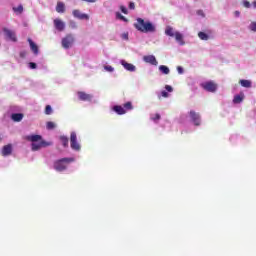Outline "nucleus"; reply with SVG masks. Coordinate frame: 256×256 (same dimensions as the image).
Wrapping results in <instances>:
<instances>
[{
    "label": "nucleus",
    "instance_id": "obj_35",
    "mask_svg": "<svg viewBox=\"0 0 256 256\" xmlns=\"http://www.w3.org/2000/svg\"><path fill=\"white\" fill-rule=\"evenodd\" d=\"M250 29H251V31H256V22H252L250 24Z\"/></svg>",
    "mask_w": 256,
    "mask_h": 256
},
{
    "label": "nucleus",
    "instance_id": "obj_37",
    "mask_svg": "<svg viewBox=\"0 0 256 256\" xmlns=\"http://www.w3.org/2000/svg\"><path fill=\"white\" fill-rule=\"evenodd\" d=\"M243 5H244V7H246L247 9H249V7H251V3L249 2V1H244L243 2Z\"/></svg>",
    "mask_w": 256,
    "mask_h": 256
},
{
    "label": "nucleus",
    "instance_id": "obj_40",
    "mask_svg": "<svg viewBox=\"0 0 256 256\" xmlns=\"http://www.w3.org/2000/svg\"><path fill=\"white\" fill-rule=\"evenodd\" d=\"M177 71H178V73H179L180 75H183V67L178 66V67H177Z\"/></svg>",
    "mask_w": 256,
    "mask_h": 256
},
{
    "label": "nucleus",
    "instance_id": "obj_28",
    "mask_svg": "<svg viewBox=\"0 0 256 256\" xmlns=\"http://www.w3.org/2000/svg\"><path fill=\"white\" fill-rule=\"evenodd\" d=\"M105 71H108V73H113L115 71V68L113 66L106 65L104 66Z\"/></svg>",
    "mask_w": 256,
    "mask_h": 256
},
{
    "label": "nucleus",
    "instance_id": "obj_22",
    "mask_svg": "<svg viewBox=\"0 0 256 256\" xmlns=\"http://www.w3.org/2000/svg\"><path fill=\"white\" fill-rule=\"evenodd\" d=\"M159 71H161V73H163L164 75H169V73H170L169 67H167L165 65H160Z\"/></svg>",
    "mask_w": 256,
    "mask_h": 256
},
{
    "label": "nucleus",
    "instance_id": "obj_9",
    "mask_svg": "<svg viewBox=\"0 0 256 256\" xmlns=\"http://www.w3.org/2000/svg\"><path fill=\"white\" fill-rule=\"evenodd\" d=\"M191 121L196 127H199L201 125V115L199 113L195 112L194 110L189 112Z\"/></svg>",
    "mask_w": 256,
    "mask_h": 256
},
{
    "label": "nucleus",
    "instance_id": "obj_11",
    "mask_svg": "<svg viewBox=\"0 0 256 256\" xmlns=\"http://www.w3.org/2000/svg\"><path fill=\"white\" fill-rule=\"evenodd\" d=\"M77 95L80 101H91L93 99L91 94H87L83 91L77 92Z\"/></svg>",
    "mask_w": 256,
    "mask_h": 256
},
{
    "label": "nucleus",
    "instance_id": "obj_38",
    "mask_svg": "<svg viewBox=\"0 0 256 256\" xmlns=\"http://www.w3.org/2000/svg\"><path fill=\"white\" fill-rule=\"evenodd\" d=\"M122 39H124L125 41L129 40V34L128 33H123L122 34Z\"/></svg>",
    "mask_w": 256,
    "mask_h": 256
},
{
    "label": "nucleus",
    "instance_id": "obj_4",
    "mask_svg": "<svg viewBox=\"0 0 256 256\" xmlns=\"http://www.w3.org/2000/svg\"><path fill=\"white\" fill-rule=\"evenodd\" d=\"M112 109L115 113H117V115H125L127 111H132L133 104L131 102H126L123 106L115 105Z\"/></svg>",
    "mask_w": 256,
    "mask_h": 256
},
{
    "label": "nucleus",
    "instance_id": "obj_1",
    "mask_svg": "<svg viewBox=\"0 0 256 256\" xmlns=\"http://www.w3.org/2000/svg\"><path fill=\"white\" fill-rule=\"evenodd\" d=\"M26 140L32 143L31 144L32 151H39V149H43V147H49V145H51V143L45 141L43 139V136L39 134L26 136Z\"/></svg>",
    "mask_w": 256,
    "mask_h": 256
},
{
    "label": "nucleus",
    "instance_id": "obj_12",
    "mask_svg": "<svg viewBox=\"0 0 256 256\" xmlns=\"http://www.w3.org/2000/svg\"><path fill=\"white\" fill-rule=\"evenodd\" d=\"M28 43L32 53H34V55H39V46H37V44H35L31 38H28Z\"/></svg>",
    "mask_w": 256,
    "mask_h": 256
},
{
    "label": "nucleus",
    "instance_id": "obj_8",
    "mask_svg": "<svg viewBox=\"0 0 256 256\" xmlns=\"http://www.w3.org/2000/svg\"><path fill=\"white\" fill-rule=\"evenodd\" d=\"M3 33L6 39H9V41H12L13 43H17V35L15 34V31L3 28Z\"/></svg>",
    "mask_w": 256,
    "mask_h": 256
},
{
    "label": "nucleus",
    "instance_id": "obj_13",
    "mask_svg": "<svg viewBox=\"0 0 256 256\" xmlns=\"http://www.w3.org/2000/svg\"><path fill=\"white\" fill-rule=\"evenodd\" d=\"M11 153H13V146L11 144L5 145L2 148L3 157H7L8 155H11Z\"/></svg>",
    "mask_w": 256,
    "mask_h": 256
},
{
    "label": "nucleus",
    "instance_id": "obj_36",
    "mask_svg": "<svg viewBox=\"0 0 256 256\" xmlns=\"http://www.w3.org/2000/svg\"><path fill=\"white\" fill-rule=\"evenodd\" d=\"M165 89H166V91H168V93H173V87L166 85Z\"/></svg>",
    "mask_w": 256,
    "mask_h": 256
},
{
    "label": "nucleus",
    "instance_id": "obj_34",
    "mask_svg": "<svg viewBox=\"0 0 256 256\" xmlns=\"http://www.w3.org/2000/svg\"><path fill=\"white\" fill-rule=\"evenodd\" d=\"M29 67L30 69H37V64L35 62H30Z\"/></svg>",
    "mask_w": 256,
    "mask_h": 256
},
{
    "label": "nucleus",
    "instance_id": "obj_3",
    "mask_svg": "<svg viewBox=\"0 0 256 256\" xmlns=\"http://www.w3.org/2000/svg\"><path fill=\"white\" fill-rule=\"evenodd\" d=\"M75 158H61L54 162L55 171L62 172L65 171L70 163H73Z\"/></svg>",
    "mask_w": 256,
    "mask_h": 256
},
{
    "label": "nucleus",
    "instance_id": "obj_23",
    "mask_svg": "<svg viewBox=\"0 0 256 256\" xmlns=\"http://www.w3.org/2000/svg\"><path fill=\"white\" fill-rule=\"evenodd\" d=\"M239 83L242 87H245L246 89H249L251 87V81L249 80H240Z\"/></svg>",
    "mask_w": 256,
    "mask_h": 256
},
{
    "label": "nucleus",
    "instance_id": "obj_33",
    "mask_svg": "<svg viewBox=\"0 0 256 256\" xmlns=\"http://www.w3.org/2000/svg\"><path fill=\"white\" fill-rule=\"evenodd\" d=\"M120 11H122V13H124V15H127V13H128L127 8L125 6H120Z\"/></svg>",
    "mask_w": 256,
    "mask_h": 256
},
{
    "label": "nucleus",
    "instance_id": "obj_18",
    "mask_svg": "<svg viewBox=\"0 0 256 256\" xmlns=\"http://www.w3.org/2000/svg\"><path fill=\"white\" fill-rule=\"evenodd\" d=\"M56 11L57 13H65V3L58 2L56 5Z\"/></svg>",
    "mask_w": 256,
    "mask_h": 256
},
{
    "label": "nucleus",
    "instance_id": "obj_26",
    "mask_svg": "<svg viewBox=\"0 0 256 256\" xmlns=\"http://www.w3.org/2000/svg\"><path fill=\"white\" fill-rule=\"evenodd\" d=\"M13 11L15 13H23V6L22 5H19L18 7H14L13 8Z\"/></svg>",
    "mask_w": 256,
    "mask_h": 256
},
{
    "label": "nucleus",
    "instance_id": "obj_31",
    "mask_svg": "<svg viewBox=\"0 0 256 256\" xmlns=\"http://www.w3.org/2000/svg\"><path fill=\"white\" fill-rule=\"evenodd\" d=\"M46 127L48 130L55 129L56 125L54 122H47Z\"/></svg>",
    "mask_w": 256,
    "mask_h": 256
},
{
    "label": "nucleus",
    "instance_id": "obj_14",
    "mask_svg": "<svg viewBox=\"0 0 256 256\" xmlns=\"http://www.w3.org/2000/svg\"><path fill=\"white\" fill-rule=\"evenodd\" d=\"M143 60L145 61V63H150V65H157V58H155V56L153 55H147L143 57Z\"/></svg>",
    "mask_w": 256,
    "mask_h": 256
},
{
    "label": "nucleus",
    "instance_id": "obj_7",
    "mask_svg": "<svg viewBox=\"0 0 256 256\" xmlns=\"http://www.w3.org/2000/svg\"><path fill=\"white\" fill-rule=\"evenodd\" d=\"M201 87L204 91H208L209 93H215V91H217V84L213 81L204 82L201 84Z\"/></svg>",
    "mask_w": 256,
    "mask_h": 256
},
{
    "label": "nucleus",
    "instance_id": "obj_27",
    "mask_svg": "<svg viewBox=\"0 0 256 256\" xmlns=\"http://www.w3.org/2000/svg\"><path fill=\"white\" fill-rule=\"evenodd\" d=\"M46 115H51L53 113V109L51 108V105H47L45 108Z\"/></svg>",
    "mask_w": 256,
    "mask_h": 256
},
{
    "label": "nucleus",
    "instance_id": "obj_30",
    "mask_svg": "<svg viewBox=\"0 0 256 256\" xmlns=\"http://www.w3.org/2000/svg\"><path fill=\"white\" fill-rule=\"evenodd\" d=\"M152 121H159L161 119V115L159 113H156L151 116Z\"/></svg>",
    "mask_w": 256,
    "mask_h": 256
},
{
    "label": "nucleus",
    "instance_id": "obj_43",
    "mask_svg": "<svg viewBox=\"0 0 256 256\" xmlns=\"http://www.w3.org/2000/svg\"><path fill=\"white\" fill-rule=\"evenodd\" d=\"M234 14H235V17H239L241 15V12L235 11Z\"/></svg>",
    "mask_w": 256,
    "mask_h": 256
},
{
    "label": "nucleus",
    "instance_id": "obj_15",
    "mask_svg": "<svg viewBox=\"0 0 256 256\" xmlns=\"http://www.w3.org/2000/svg\"><path fill=\"white\" fill-rule=\"evenodd\" d=\"M54 27L57 29V31H64L65 30V23L61 21L60 19L54 20Z\"/></svg>",
    "mask_w": 256,
    "mask_h": 256
},
{
    "label": "nucleus",
    "instance_id": "obj_2",
    "mask_svg": "<svg viewBox=\"0 0 256 256\" xmlns=\"http://www.w3.org/2000/svg\"><path fill=\"white\" fill-rule=\"evenodd\" d=\"M135 29L140 33H155V25L150 21H145L143 18H137L134 24Z\"/></svg>",
    "mask_w": 256,
    "mask_h": 256
},
{
    "label": "nucleus",
    "instance_id": "obj_24",
    "mask_svg": "<svg viewBox=\"0 0 256 256\" xmlns=\"http://www.w3.org/2000/svg\"><path fill=\"white\" fill-rule=\"evenodd\" d=\"M198 37H199V39H201L202 41H207V40H209V35H207L205 32H199V33H198Z\"/></svg>",
    "mask_w": 256,
    "mask_h": 256
},
{
    "label": "nucleus",
    "instance_id": "obj_39",
    "mask_svg": "<svg viewBox=\"0 0 256 256\" xmlns=\"http://www.w3.org/2000/svg\"><path fill=\"white\" fill-rule=\"evenodd\" d=\"M20 57L22 59H25V57H27V52H25V51L20 52Z\"/></svg>",
    "mask_w": 256,
    "mask_h": 256
},
{
    "label": "nucleus",
    "instance_id": "obj_20",
    "mask_svg": "<svg viewBox=\"0 0 256 256\" xmlns=\"http://www.w3.org/2000/svg\"><path fill=\"white\" fill-rule=\"evenodd\" d=\"M60 141L63 147H69V138L67 136H60Z\"/></svg>",
    "mask_w": 256,
    "mask_h": 256
},
{
    "label": "nucleus",
    "instance_id": "obj_29",
    "mask_svg": "<svg viewBox=\"0 0 256 256\" xmlns=\"http://www.w3.org/2000/svg\"><path fill=\"white\" fill-rule=\"evenodd\" d=\"M161 97H163L164 99H167V97H169V92L167 91H162L161 92V96H158V99H161Z\"/></svg>",
    "mask_w": 256,
    "mask_h": 256
},
{
    "label": "nucleus",
    "instance_id": "obj_10",
    "mask_svg": "<svg viewBox=\"0 0 256 256\" xmlns=\"http://www.w3.org/2000/svg\"><path fill=\"white\" fill-rule=\"evenodd\" d=\"M72 15L73 17H75L76 19H80L81 21H89V15L81 13L80 10H73Z\"/></svg>",
    "mask_w": 256,
    "mask_h": 256
},
{
    "label": "nucleus",
    "instance_id": "obj_32",
    "mask_svg": "<svg viewBox=\"0 0 256 256\" xmlns=\"http://www.w3.org/2000/svg\"><path fill=\"white\" fill-rule=\"evenodd\" d=\"M116 17H117V19H120L121 21H127V18H125V16H123L119 12L116 13Z\"/></svg>",
    "mask_w": 256,
    "mask_h": 256
},
{
    "label": "nucleus",
    "instance_id": "obj_5",
    "mask_svg": "<svg viewBox=\"0 0 256 256\" xmlns=\"http://www.w3.org/2000/svg\"><path fill=\"white\" fill-rule=\"evenodd\" d=\"M70 147L74 151H81V144L77 142V133L71 132L70 134Z\"/></svg>",
    "mask_w": 256,
    "mask_h": 256
},
{
    "label": "nucleus",
    "instance_id": "obj_41",
    "mask_svg": "<svg viewBox=\"0 0 256 256\" xmlns=\"http://www.w3.org/2000/svg\"><path fill=\"white\" fill-rule=\"evenodd\" d=\"M129 9H135V3L130 2L129 3Z\"/></svg>",
    "mask_w": 256,
    "mask_h": 256
},
{
    "label": "nucleus",
    "instance_id": "obj_16",
    "mask_svg": "<svg viewBox=\"0 0 256 256\" xmlns=\"http://www.w3.org/2000/svg\"><path fill=\"white\" fill-rule=\"evenodd\" d=\"M122 65L124 66V69H126V71H135L136 67L135 65L131 64V63H127L125 61H122Z\"/></svg>",
    "mask_w": 256,
    "mask_h": 256
},
{
    "label": "nucleus",
    "instance_id": "obj_21",
    "mask_svg": "<svg viewBox=\"0 0 256 256\" xmlns=\"http://www.w3.org/2000/svg\"><path fill=\"white\" fill-rule=\"evenodd\" d=\"M165 34L168 35V37H175V32L173 31V27L168 26L165 30Z\"/></svg>",
    "mask_w": 256,
    "mask_h": 256
},
{
    "label": "nucleus",
    "instance_id": "obj_17",
    "mask_svg": "<svg viewBox=\"0 0 256 256\" xmlns=\"http://www.w3.org/2000/svg\"><path fill=\"white\" fill-rule=\"evenodd\" d=\"M174 37L180 45H185V42L183 41V34H181V32H175Z\"/></svg>",
    "mask_w": 256,
    "mask_h": 256
},
{
    "label": "nucleus",
    "instance_id": "obj_42",
    "mask_svg": "<svg viewBox=\"0 0 256 256\" xmlns=\"http://www.w3.org/2000/svg\"><path fill=\"white\" fill-rule=\"evenodd\" d=\"M85 1L86 3H95L97 0H82Z\"/></svg>",
    "mask_w": 256,
    "mask_h": 256
},
{
    "label": "nucleus",
    "instance_id": "obj_19",
    "mask_svg": "<svg viewBox=\"0 0 256 256\" xmlns=\"http://www.w3.org/2000/svg\"><path fill=\"white\" fill-rule=\"evenodd\" d=\"M12 119L14 120V121H16L17 123H19V121H22L23 120V114H21V113H14V114H12Z\"/></svg>",
    "mask_w": 256,
    "mask_h": 256
},
{
    "label": "nucleus",
    "instance_id": "obj_25",
    "mask_svg": "<svg viewBox=\"0 0 256 256\" xmlns=\"http://www.w3.org/2000/svg\"><path fill=\"white\" fill-rule=\"evenodd\" d=\"M242 101H243V96H241V95H236V96H234L233 103L239 104V103H241Z\"/></svg>",
    "mask_w": 256,
    "mask_h": 256
},
{
    "label": "nucleus",
    "instance_id": "obj_6",
    "mask_svg": "<svg viewBox=\"0 0 256 256\" xmlns=\"http://www.w3.org/2000/svg\"><path fill=\"white\" fill-rule=\"evenodd\" d=\"M73 43H75V37L73 36V34H68L62 39V47L64 49H69L70 47H73Z\"/></svg>",
    "mask_w": 256,
    "mask_h": 256
},
{
    "label": "nucleus",
    "instance_id": "obj_44",
    "mask_svg": "<svg viewBox=\"0 0 256 256\" xmlns=\"http://www.w3.org/2000/svg\"><path fill=\"white\" fill-rule=\"evenodd\" d=\"M253 7L256 9V1L252 3Z\"/></svg>",
    "mask_w": 256,
    "mask_h": 256
}]
</instances>
